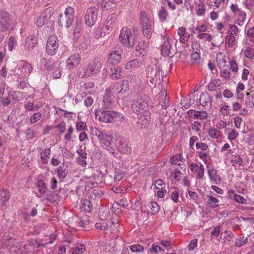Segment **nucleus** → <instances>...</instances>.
Masks as SVG:
<instances>
[{
    "mask_svg": "<svg viewBox=\"0 0 254 254\" xmlns=\"http://www.w3.org/2000/svg\"><path fill=\"white\" fill-rule=\"evenodd\" d=\"M135 29L123 27L120 32L119 39L120 42L125 46L130 47L133 46L135 41Z\"/></svg>",
    "mask_w": 254,
    "mask_h": 254,
    "instance_id": "1",
    "label": "nucleus"
},
{
    "mask_svg": "<svg viewBox=\"0 0 254 254\" xmlns=\"http://www.w3.org/2000/svg\"><path fill=\"white\" fill-rule=\"evenodd\" d=\"M92 134L97 136L100 143L105 146L108 150H110V148H113L112 136L107 134L105 131L95 127L92 129Z\"/></svg>",
    "mask_w": 254,
    "mask_h": 254,
    "instance_id": "2",
    "label": "nucleus"
},
{
    "mask_svg": "<svg viewBox=\"0 0 254 254\" xmlns=\"http://www.w3.org/2000/svg\"><path fill=\"white\" fill-rule=\"evenodd\" d=\"M74 10L71 7L68 6L64 11V15H60L59 19V24L61 27L69 28L72 24L74 19Z\"/></svg>",
    "mask_w": 254,
    "mask_h": 254,
    "instance_id": "3",
    "label": "nucleus"
},
{
    "mask_svg": "<svg viewBox=\"0 0 254 254\" xmlns=\"http://www.w3.org/2000/svg\"><path fill=\"white\" fill-rule=\"evenodd\" d=\"M103 61L99 58H95L93 61L87 65L84 71L86 76L90 77L98 73L102 67Z\"/></svg>",
    "mask_w": 254,
    "mask_h": 254,
    "instance_id": "4",
    "label": "nucleus"
},
{
    "mask_svg": "<svg viewBox=\"0 0 254 254\" xmlns=\"http://www.w3.org/2000/svg\"><path fill=\"white\" fill-rule=\"evenodd\" d=\"M59 41L57 36L52 35L48 38L46 45V52L50 55L56 54L59 47Z\"/></svg>",
    "mask_w": 254,
    "mask_h": 254,
    "instance_id": "5",
    "label": "nucleus"
},
{
    "mask_svg": "<svg viewBox=\"0 0 254 254\" xmlns=\"http://www.w3.org/2000/svg\"><path fill=\"white\" fill-rule=\"evenodd\" d=\"M98 16L97 8L93 6L88 8L85 15V23L87 26H93L96 22Z\"/></svg>",
    "mask_w": 254,
    "mask_h": 254,
    "instance_id": "6",
    "label": "nucleus"
},
{
    "mask_svg": "<svg viewBox=\"0 0 254 254\" xmlns=\"http://www.w3.org/2000/svg\"><path fill=\"white\" fill-rule=\"evenodd\" d=\"M195 99H197V96L192 94L190 95V97H186L182 100L180 105H177V107L175 106L174 110L175 111H177V110L188 109L193 104Z\"/></svg>",
    "mask_w": 254,
    "mask_h": 254,
    "instance_id": "7",
    "label": "nucleus"
},
{
    "mask_svg": "<svg viewBox=\"0 0 254 254\" xmlns=\"http://www.w3.org/2000/svg\"><path fill=\"white\" fill-rule=\"evenodd\" d=\"M149 99L148 97L145 98H140L136 102H134L131 105V109L133 111H139L140 110H144L147 111L148 107V101Z\"/></svg>",
    "mask_w": 254,
    "mask_h": 254,
    "instance_id": "8",
    "label": "nucleus"
},
{
    "mask_svg": "<svg viewBox=\"0 0 254 254\" xmlns=\"http://www.w3.org/2000/svg\"><path fill=\"white\" fill-rule=\"evenodd\" d=\"M159 99L160 100L157 107V110H165L169 104V98L167 96V91L164 90L159 94Z\"/></svg>",
    "mask_w": 254,
    "mask_h": 254,
    "instance_id": "9",
    "label": "nucleus"
},
{
    "mask_svg": "<svg viewBox=\"0 0 254 254\" xmlns=\"http://www.w3.org/2000/svg\"><path fill=\"white\" fill-rule=\"evenodd\" d=\"M11 20L8 13L1 12L0 13V31H3L10 25Z\"/></svg>",
    "mask_w": 254,
    "mask_h": 254,
    "instance_id": "10",
    "label": "nucleus"
},
{
    "mask_svg": "<svg viewBox=\"0 0 254 254\" xmlns=\"http://www.w3.org/2000/svg\"><path fill=\"white\" fill-rule=\"evenodd\" d=\"M171 39L169 37L164 38V42L162 46L161 52L165 57H168L171 54L174 52L171 44Z\"/></svg>",
    "mask_w": 254,
    "mask_h": 254,
    "instance_id": "11",
    "label": "nucleus"
},
{
    "mask_svg": "<svg viewBox=\"0 0 254 254\" xmlns=\"http://www.w3.org/2000/svg\"><path fill=\"white\" fill-rule=\"evenodd\" d=\"M81 60V57L78 54L71 55L66 60V67L72 69L78 65Z\"/></svg>",
    "mask_w": 254,
    "mask_h": 254,
    "instance_id": "12",
    "label": "nucleus"
},
{
    "mask_svg": "<svg viewBox=\"0 0 254 254\" xmlns=\"http://www.w3.org/2000/svg\"><path fill=\"white\" fill-rule=\"evenodd\" d=\"M148 44L144 41H140L136 47V55L138 56H144L148 53Z\"/></svg>",
    "mask_w": 254,
    "mask_h": 254,
    "instance_id": "13",
    "label": "nucleus"
},
{
    "mask_svg": "<svg viewBox=\"0 0 254 254\" xmlns=\"http://www.w3.org/2000/svg\"><path fill=\"white\" fill-rule=\"evenodd\" d=\"M148 77H155V78H160L162 79L164 77L163 75L162 70L159 66H156L155 67H152L148 71L147 74Z\"/></svg>",
    "mask_w": 254,
    "mask_h": 254,
    "instance_id": "14",
    "label": "nucleus"
},
{
    "mask_svg": "<svg viewBox=\"0 0 254 254\" xmlns=\"http://www.w3.org/2000/svg\"><path fill=\"white\" fill-rule=\"evenodd\" d=\"M128 89V83L127 80H124L120 83H118L113 88L114 91L117 92L118 93H124Z\"/></svg>",
    "mask_w": 254,
    "mask_h": 254,
    "instance_id": "15",
    "label": "nucleus"
},
{
    "mask_svg": "<svg viewBox=\"0 0 254 254\" xmlns=\"http://www.w3.org/2000/svg\"><path fill=\"white\" fill-rule=\"evenodd\" d=\"M178 34L180 36V42L184 44L187 43L190 37V34L187 32L186 28L183 27L178 29Z\"/></svg>",
    "mask_w": 254,
    "mask_h": 254,
    "instance_id": "16",
    "label": "nucleus"
},
{
    "mask_svg": "<svg viewBox=\"0 0 254 254\" xmlns=\"http://www.w3.org/2000/svg\"><path fill=\"white\" fill-rule=\"evenodd\" d=\"M37 39L34 35H31L28 36L26 39L25 47L28 51H30L37 44Z\"/></svg>",
    "mask_w": 254,
    "mask_h": 254,
    "instance_id": "17",
    "label": "nucleus"
},
{
    "mask_svg": "<svg viewBox=\"0 0 254 254\" xmlns=\"http://www.w3.org/2000/svg\"><path fill=\"white\" fill-rule=\"evenodd\" d=\"M113 98L108 92V90H106V94L104 96L103 107L105 109H111L113 106Z\"/></svg>",
    "mask_w": 254,
    "mask_h": 254,
    "instance_id": "18",
    "label": "nucleus"
},
{
    "mask_svg": "<svg viewBox=\"0 0 254 254\" xmlns=\"http://www.w3.org/2000/svg\"><path fill=\"white\" fill-rule=\"evenodd\" d=\"M95 115L96 118L100 121L108 123L111 122V113L109 112H95Z\"/></svg>",
    "mask_w": 254,
    "mask_h": 254,
    "instance_id": "19",
    "label": "nucleus"
},
{
    "mask_svg": "<svg viewBox=\"0 0 254 254\" xmlns=\"http://www.w3.org/2000/svg\"><path fill=\"white\" fill-rule=\"evenodd\" d=\"M141 113L140 112V117L137 122V124L140 126V127H138L139 129H143L146 127L150 121L149 115L144 114V113H149L148 112H143L142 115H141Z\"/></svg>",
    "mask_w": 254,
    "mask_h": 254,
    "instance_id": "20",
    "label": "nucleus"
},
{
    "mask_svg": "<svg viewBox=\"0 0 254 254\" xmlns=\"http://www.w3.org/2000/svg\"><path fill=\"white\" fill-rule=\"evenodd\" d=\"M140 19L142 28L151 27L152 21L147 16L146 13L141 11L140 14Z\"/></svg>",
    "mask_w": 254,
    "mask_h": 254,
    "instance_id": "21",
    "label": "nucleus"
},
{
    "mask_svg": "<svg viewBox=\"0 0 254 254\" xmlns=\"http://www.w3.org/2000/svg\"><path fill=\"white\" fill-rule=\"evenodd\" d=\"M190 167L191 170L193 172L196 173L199 178H202L203 177L204 170L203 165L200 164L199 166L196 164H192Z\"/></svg>",
    "mask_w": 254,
    "mask_h": 254,
    "instance_id": "22",
    "label": "nucleus"
},
{
    "mask_svg": "<svg viewBox=\"0 0 254 254\" xmlns=\"http://www.w3.org/2000/svg\"><path fill=\"white\" fill-rule=\"evenodd\" d=\"M146 206L147 208L150 209L151 211H149L148 213H151V215H154L157 213L160 210L159 206L155 201H149L146 203Z\"/></svg>",
    "mask_w": 254,
    "mask_h": 254,
    "instance_id": "23",
    "label": "nucleus"
},
{
    "mask_svg": "<svg viewBox=\"0 0 254 254\" xmlns=\"http://www.w3.org/2000/svg\"><path fill=\"white\" fill-rule=\"evenodd\" d=\"M121 59V55L119 51H115L110 54L109 61L113 64L118 63Z\"/></svg>",
    "mask_w": 254,
    "mask_h": 254,
    "instance_id": "24",
    "label": "nucleus"
},
{
    "mask_svg": "<svg viewBox=\"0 0 254 254\" xmlns=\"http://www.w3.org/2000/svg\"><path fill=\"white\" fill-rule=\"evenodd\" d=\"M19 68L21 70V72L24 73L25 74L28 75L31 73L32 70V67L31 65L25 61H22L21 62Z\"/></svg>",
    "mask_w": 254,
    "mask_h": 254,
    "instance_id": "25",
    "label": "nucleus"
},
{
    "mask_svg": "<svg viewBox=\"0 0 254 254\" xmlns=\"http://www.w3.org/2000/svg\"><path fill=\"white\" fill-rule=\"evenodd\" d=\"M8 95L9 96H12L13 94L9 90L8 87L6 84L2 82L0 83V98H2L4 95Z\"/></svg>",
    "mask_w": 254,
    "mask_h": 254,
    "instance_id": "26",
    "label": "nucleus"
},
{
    "mask_svg": "<svg viewBox=\"0 0 254 254\" xmlns=\"http://www.w3.org/2000/svg\"><path fill=\"white\" fill-rule=\"evenodd\" d=\"M57 173L60 178H64L68 173L67 165H65L64 163H63L58 168Z\"/></svg>",
    "mask_w": 254,
    "mask_h": 254,
    "instance_id": "27",
    "label": "nucleus"
},
{
    "mask_svg": "<svg viewBox=\"0 0 254 254\" xmlns=\"http://www.w3.org/2000/svg\"><path fill=\"white\" fill-rule=\"evenodd\" d=\"M210 102V98L208 93H203L200 96V105H201L202 107H205L208 104V103H209Z\"/></svg>",
    "mask_w": 254,
    "mask_h": 254,
    "instance_id": "28",
    "label": "nucleus"
},
{
    "mask_svg": "<svg viewBox=\"0 0 254 254\" xmlns=\"http://www.w3.org/2000/svg\"><path fill=\"white\" fill-rule=\"evenodd\" d=\"M229 195L231 197H233L235 200L238 203H241L242 204L246 203V199L242 195L235 194L234 191H229Z\"/></svg>",
    "mask_w": 254,
    "mask_h": 254,
    "instance_id": "29",
    "label": "nucleus"
},
{
    "mask_svg": "<svg viewBox=\"0 0 254 254\" xmlns=\"http://www.w3.org/2000/svg\"><path fill=\"white\" fill-rule=\"evenodd\" d=\"M81 28V21L80 20H76L75 25L73 27V34L74 35L73 38L77 39L78 36L77 35L78 34Z\"/></svg>",
    "mask_w": 254,
    "mask_h": 254,
    "instance_id": "30",
    "label": "nucleus"
},
{
    "mask_svg": "<svg viewBox=\"0 0 254 254\" xmlns=\"http://www.w3.org/2000/svg\"><path fill=\"white\" fill-rule=\"evenodd\" d=\"M110 214V211L106 208H101L99 211V218L102 221L106 220L109 217Z\"/></svg>",
    "mask_w": 254,
    "mask_h": 254,
    "instance_id": "31",
    "label": "nucleus"
},
{
    "mask_svg": "<svg viewBox=\"0 0 254 254\" xmlns=\"http://www.w3.org/2000/svg\"><path fill=\"white\" fill-rule=\"evenodd\" d=\"M54 12V10L52 7H49L46 8L43 12L42 13V18H45L48 20L52 17Z\"/></svg>",
    "mask_w": 254,
    "mask_h": 254,
    "instance_id": "32",
    "label": "nucleus"
},
{
    "mask_svg": "<svg viewBox=\"0 0 254 254\" xmlns=\"http://www.w3.org/2000/svg\"><path fill=\"white\" fill-rule=\"evenodd\" d=\"M209 136L212 138H219L221 136V132L216 128H210L208 130Z\"/></svg>",
    "mask_w": 254,
    "mask_h": 254,
    "instance_id": "33",
    "label": "nucleus"
},
{
    "mask_svg": "<svg viewBox=\"0 0 254 254\" xmlns=\"http://www.w3.org/2000/svg\"><path fill=\"white\" fill-rule=\"evenodd\" d=\"M82 209L86 212H91L92 208V204L91 202L87 199L82 200Z\"/></svg>",
    "mask_w": 254,
    "mask_h": 254,
    "instance_id": "34",
    "label": "nucleus"
},
{
    "mask_svg": "<svg viewBox=\"0 0 254 254\" xmlns=\"http://www.w3.org/2000/svg\"><path fill=\"white\" fill-rule=\"evenodd\" d=\"M50 148L46 149L41 152V158L43 164H46L48 163V158H50Z\"/></svg>",
    "mask_w": 254,
    "mask_h": 254,
    "instance_id": "35",
    "label": "nucleus"
},
{
    "mask_svg": "<svg viewBox=\"0 0 254 254\" xmlns=\"http://www.w3.org/2000/svg\"><path fill=\"white\" fill-rule=\"evenodd\" d=\"M111 113V122H121L124 119V116L119 112H109Z\"/></svg>",
    "mask_w": 254,
    "mask_h": 254,
    "instance_id": "36",
    "label": "nucleus"
},
{
    "mask_svg": "<svg viewBox=\"0 0 254 254\" xmlns=\"http://www.w3.org/2000/svg\"><path fill=\"white\" fill-rule=\"evenodd\" d=\"M244 56L246 58L252 60L254 58V49L249 47L244 51Z\"/></svg>",
    "mask_w": 254,
    "mask_h": 254,
    "instance_id": "37",
    "label": "nucleus"
},
{
    "mask_svg": "<svg viewBox=\"0 0 254 254\" xmlns=\"http://www.w3.org/2000/svg\"><path fill=\"white\" fill-rule=\"evenodd\" d=\"M140 60L136 59L127 62L126 65V68L127 69H129L131 68L138 66L140 64Z\"/></svg>",
    "mask_w": 254,
    "mask_h": 254,
    "instance_id": "38",
    "label": "nucleus"
},
{
    "mask_svg": "<svg viewBox=\"0 0 254 254\" xmlns=\"http://www.w3.org/2000/svg\"><path fill=\"white\" fill-rule=\"evenodd\" d=\"M107 29L108 26H105L102 28L100 27H98L95 31V37L98 38L100 37L105 36V33L106 32L105 30Z\"/></svg>",
    "mask_w": 254,
    "mask_h": 254,
    "instance_id": "39",
    "label": "nucleus"
},
{
    "mask_svg": "<svg viewBox=\"0 0 254 254\" xmlns=\"http://www.w3.org/2000/svg\"><path fill=\"white\" fill-rule=\"evenodd\" d=\"M197 14L199 16L203 15L205 12V6L204 3L200 1L197 5L196 7Z\"/></svg>",
    "mask_w": 254,
    "mask_h": 254,
    "instance_id": "40",
    "label": "nucleus"
},
{
    "mask_svg": "<svg viewBox=\"0 0 254 254\" xmlns=\"http://www.w3.org/2000/svg\"><path fill=\"white\" fill-rule=\"evenodd\" d=\"M208 174L209 178L211 180L216 181L217 180H220L219 177L217 175L216 170L214 168H210L208 169Z\"/></svg>",
    "mask_w": 254,
    "mask_h": 254,
    "instance_id": "41",
    "label": "nucleus"
},
{
    "mask_svg": "<svg viewBox=\"0 0 254 254\" xmlns=\"http://www.w3.org/2000/svg\"><path fill=\"white\" fill-rule=\"evenodd\" d=\"M72 254H82L84 252L85 248L83 245L79 244L75 248H72Z\"/></svg>",
    "mask_w": 254,
    "mask_h": 254,
    "instance_id": "42",
    "label": "nucleus"
},
{
    "mask_svg": "<svg viewBox=\"0 0 254 254\" xmlns=\"http://www.w3.org/2000/svg\"><path fill=\"white\" fill-rule=\"evenodd\" d=\"M224 39L222 35L215 36L214 41L212 42V45L215 47H219L223 43Z\"/></svg>",
    "mask_w": 254,
    "mask_h": 254,
    "instance_id": "43",
    "label": "nucleus"
},
{
    "mask_svg": "<svg viewBox=\"0 0 254 254\" xmlns=\"http://www.w3.org/2000/svg\"><path fill=\"white\" fill-rule=\"evenodd\" d=\"M236 41L235 37L234 35L229 34L225 38L226 44L229 47H233Z\"/></svg>",
    "mask_w": 254,
    "mask_h": 254,
    "instance_id": "44",
    "label": "nucleus"
},
{
    "mask_svg": "<svg viewBox=\"0 0 254 254\" xmlns=\"http://www.w3.org/2000/svg\"><path fill=\"white\" fill-rule=\"evenodd\" d=\"M230 69L227 66H224L223 69L221 70L220 75L221 77L226 79H230L231 77Z\"/></svg>",
    "mask_w": 254,
    "mask_h": 254,
    "instance_id": "45",
    "label": "nucleus"
},
{
    "mask_svg": "<svg viewBox=\"0 0 254 254\" xmlns=\"http://www.w3.org/2000/svg\"><path fill=\"white\" fill-rule=\"evenodd\" d=\"M248 242V238L247 237H240L237 238L236 240V242L235 243V246L237 247H240L242 245L246 244Z\"/></svg>",
    "mask_w": 254,
    "mask_h": 254,
    "instance_id": "46",
    "label": "nucleus"
},
{
    "mask_svg": "<svg viewBox=\"0 0 254 254\" xmlns=\"http://www.w3.org/2000/svg\"><path fill=\"white\" fill-rule=\"evenodd\" d=\"M124 176V172L120 169L116 170L115 172L114 181L119 182Z\"/></svg>",
    "mask_w": 254,
    "mask_h": 254,
    "instance_id": "47",
    "label": "nucleus"
},
{
    "mask_svg": "<svg viewBox=\"0 0 254 254\" xmlns=\"http://www.w3.org/2000/svg\"><path fill=\"white\" fill-rule=\"evenodd\" d=\"M0 197L2 200V204H4V203L7 201L10 197V195L9 192L6 190H3L0 193Z\"/></svg>",
    "mask_w": 254,
    "mask_h": 254,
    "instance_id": "48",
    "label": "nucleus"
},
{
    "mask_svg": "<svg viewBox=\"0 0 254 254\" xmlns=\"http://www.w3.org/2000/svg\"><path fill=\"white\" fill-rule=\"evenodd\" d=\"M228 32L229 34L234 36L238 33L239 29L236 25L230 24Z\"/></svg>",
    "mask_w": 254,
    "mask_h": 254,
    "instance_id": "49",
    "label": "nucleus"
},
{
    "mask_svg": "<svg viewBox=\"0 0 254 254\" xmlns=\"http://www.w3.org/2000/svg\"><path fill=\"white\" fill-rule=\"evenodd\" d=\"M111 71L112 72L111 76L113 79H119L121 77V71L120 70L118 72V69L117 68L113 67L111 68Z\"/></svg>",
    "mask_w": 254,
    "mask_h": 254,
    "instance_id": "50",
    "label": "nucleus"
},
{
    "mask_svg": "<svg viewBox=\"0 0 254 254\" xmlns=\"http://www.w3.org/2000/svg\"><path fill=\"white\" fill-rule=\"evenodd\" d=\"M168 15V12L166 9L163 7H161V9L159 12V17L162 21H164L166 20V17Z\"/></svg>",
    "mask_w": 254,
    "mask_h": 254,
    "instance_id": "51",
    "label": "nucleus"
},
{
    "mask_svg": "<svg viewBox=\"0 0 254 254\" xmlns=\"http://www.w3.org/2000/svg\"><path fill=\"white\" fill-rule=\"evenodd\" d=\"M230 69L234 72L238 71V66L236 60L232 59L229 62Z\"/></svg>",
    "mask_w": 254,
    "mask_h": 254,
    "instance_id": "52",
    "label": "nucleus"
},
{
    "mask_svg": "<svg viewBox=\"0 0 254 254\" xmlns=\"http://www.w3.org/2000/svg\"><path fill=\"white\" fill-rule=\"evenodd\" d=\"M129 249L132 252H140L143 250L144 248L139 244L131 245Z\"/></svg>",
    "mask_w": 254,
    "mask_h": 254,
    "instance_id": "53",
    "label": "nucleus"
},
{
    "mask_svg": "<svg viewBox=\"0 0 254 254\" xmlns=\"http://www.w3.org/2000/svg\"><path fill=\"white\" fill-rule=\"evenodd\" d=\"M16 41L15 37L13 36H11L8 42V47L10 51L12 50V48L16 45Z\"/></svg>",
    "mask_w": 254,
    "mask_h": 254,
    "instance_id": "54",
    "label": "nucleus"
},
{
    "mask_svg": "<svg viewBox=\"0 0 254 254\" xmlns=\"http://www.w3.org/2000/svg\"><path fill=\"white\" fill-rule=\"evenodd\" d=\"M42 15L41 14L40 16L37 19L36 22V24L38 27H42L44 24L48 23L47 20H46L45 18H42Z\"/></svg>",
    "mask_w": 254,
    "mask_h": 254,
    "instance_id": "55",
    "label": "nucleus"
},
{
    "mask_svg": "<svg viewBox=\"0 0 254 254\" xmlns=\"http://www.w3.org/2000/svg\"><path fill=\"white\" fill-rule=\"evenodd\" d=\"M45 183L43 180H40L38 182V187L39 188V191L41 194H43L45 192Z\"/></svg>",
    "mask_w": 254,
    "mask_h": 254,
    "instance_id": "56",
    "label": "nucleus"
},
{
    "mask_svg": "<svg viewBox=\"0 0 254 254\" xmlns=\"http://www.w3.org/2000/svg\"><path fill=\"white\" fill-rule=\"evenodd\" d=\"M197 37L200 39H204L208 41H210L212 39V37L209 34L206 33H202L197 35Z\"/></svg>",
    "mask_w": 254,
    "mask_h": 254,
    "instance_id": "57",
    "label": "nucleus"
},
{
    "mask_svg": "<svg viewBox=\"0 0 254 254\" xmlns=\"http://www.w3.org/2000/svg\"><path fill=\"white\" fill-rule=\"evenodd\" d=\"M41 114L40 112H35L31 117L30 122L32 123H35L41 119Z\"/></svg>",
    "mask_w": 254,
    "mask_h": 254,
    "instance_id": "58",
    "label": "nucleus"
},
{
    "mask_svg": "<svg viewBox=\"0 0 254 254\" xmlns=\"http://www.w3.org/2000/svg\"><path fill=\"white\" fill-rule=\"evenodd\" d=\"M26 110L30 111L37 110L39 107L37 105H34L33 103H28L25 105Z\"/></svg>",
    "mask_w": 254,
    "mask_h": 254,
    "instance_id": "59",
    "label": "nucleus"
},
{
    "mask_svg": "<svg viewBox=\"0 0 254 254\" xmlns=\"http://www.w3.org/2000/svg\"><path fill=\"white\" fill-rule=\"evenodd\" d=\"M95 226L96 229L104 231H107L109 229V226L106 224V223H96Z\"/></svg>",
    "mask_w": 254,
    "mask_h": 254,
    "instance_id": "60",
    "label": "nucleus"
},
{
    "mask_svg": "<svg viewBox=\"0 0 254 254\" xmlns=\"http://www.w3.org/2000/svg\"><path fill=\"white\" fill-rule=\"evenodd\" d=\"M8 95H4L2 98L1 99V104L3 106H7L9 105L11 102L10 97Z\"/></svg>",
    "mask_w": 254,
    "mask_h": 254,
    "instance_id": "61",
    "label": "nucleus"
},
{
    "mask_svg": "<svg viewBox=\"0 0 254 254\" xmlns=\"http://www.w3.org/2000/svg\"><path fill=\"white\" fill-rule=\"evenodd\" d=\"M162 251L161 247L158 245V243H154L152 245V248L150 249L151 252H154L155 253H158L159 251Z\"/></svg>",
    "mask_w": 254,
    "mask_h": 254,
    "instance_id": "62",
    "label": "nucleus"
},
{
    "mask_svg": "<svg viewBox=\"0 0 254 254\" xmlns=\"http://www.w3.org/2000/svg\"><path fill=\"white\" fill-rule=\"evenodd\" d=\"M143 33L147 39H150L151 37V27L142 28Z\"/></svg>",
    "mask_w": 254,
    "mask_h": 254,
    "instance_id": "63",
    "label": "nucleus"
},
{
    "mask_svg": "<svg viewBox=\"0 0 254 254\" xmlns=\"http://www.w3.org/2000/svg\"><path fill=\"white\" fill-rule=\"evenodd\" d=\"M238 136V133L235 129H233L228 135V139L232 141L235 140Z\"/></svg>",
    "mask_w": 254,
    "mask_h": 254,
    "instance_id": "64",
    "label": "nucleus"
}]
</instances>
